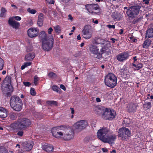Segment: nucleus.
<instances>
[{
  "instance_id": "nucleus-1",
  "label": "nucleus",
  "mask_w": 153,
  "mask_h": 153,
  "mask_svg": "<svg viewBox=\"0 0 153 153\" xmlns=\"http://www.w3.org/2000/svg\"><path fill=\"white\" fill-rule=\"evenodd\" d=\"M53 135L55 138L69 141L73 139L74 132L71 128H68L66 126L61 125L55 127L51 129Z\"/></svg>"
},
{
  "instance_id": "nucleus-2",
  "label": "nucleus",
  "mask_w": 153,
  "mask_h": 153,
  "mask_svg": "<svg viewBox=\"0 0 153 153\" xmlns=\"http://www.w3.org/2000/svg\"><path fill=\"white\" fill-rule=\"evenodd\" d=\"M97 135L98 138L101 141L110 144L114 143L117 138V135L106 127L99 130Z\"/></svg>"
},
{
  "instance_id": "nucleus-3",
  "label": "nucleus",
  "mask_w": 153,
  "mask_h": 153,
  "mask_svg": "<svg viewBox=\"0 0 153 153\" xmlns=\"http://www.w3.org/2000/svg\"><path fill=\"white\" fill-rule=\"evenodd\" d=\"M39 37L42 42V47L46 51H49L53 47V37L52 35L48 36L45 32H40Z\"/></svg>"
},
{
  "instance_id": "nucleus-4",
  "label": "nucleus",
  "mask_w": 153,
  "mask_h": 153,
  "mask_svg": "<svg viewBox=\"0 0 153 153\" xmlns=\"http://www.w3.org/2000/svg\"><path fill=\"white\" fill-rule=\"evenodd\" d=\"M96 111L97 114L105 120H111L116 115V112L110 108H105L103 107H97L96 108Z\"/></svg>"
},
{
  "instance_id": "nucleus-5",
  "label": "nucleus",
  "mask_w": 153,
  "mask_h": 153,
  "mask_svg": "<svg viewBox=\"0 0 153 153\" xmlns=\"http://www.w3.org/2000/svg\"><path fill=\"white\" fill-rule=\"evenodd\" d=\"M31 124V122L29 120L23 118L19 120L18 122L12 124L11 126L14 128L25 129L29 127Z\"/></svg>"
},
{
  "instance_id": "nucleus-6",
  "label": "nucleus",
  "mask_w": 153,
  "mask_h": 153,
  "mask_svg": "<svg viewBox=\"0 0 153 153\" xmlns=\"http://www.w3.org/2000/svg\"><path fill=\"white\" fill-rule=\"evenodd\" d=\"M105 82L108 86L113 88L117 84V78L113 74L109 73L105 77Z\"/></svg>"
},
{
  "instance_id": "nucleus-7",
  "label": "nucleus",
  "mask_w": 153,
  "mask_h": 153,
  "mask_svg": "<svg viewBox=\"0 0 153 153\" xmlns=\"http://www.w3.org/2000/svg\"><path fill=\"white\" fill-rule=\"evenodd\" d=\"M117 132L118 137L123 140H126L131 135V132L129 130L125 127H123L120 128Z\"/></svg>"
},
{
  "instance_id": "nucleus-8",
  "label": "nucleus",
  "mask_w": 153,
  "mask_h": 153,
  "mask_svg": "<svg viewBox=\"0 0 153 153\" xmlns=\"http://www.w3.org/2000/svg\"><path fill=\"white\" fill-rule=\"evenodd\" d=\"M90 51L92 53L97 55L96 58L100 59L102 57V54L105 51V48H102L100 50V52H99V48L96 45L91 44L89 45Z\"/></svg>"
},
{
  "instance_id": "nucleus-9",
  "label": "nucleus",
  "mask_w": 153,
  "mask_h": 153,
  "mask_svg": "<svg viewBox=\"0 0 153 153\" xmlns=\"http://www.w3.org/2000/svg\"><path fill=\"white\" fill-rule=\"evenodd\" d=\"M87 125V122L86 120H82L75 123L73 126V127L75 129L80 131L85 128Z\"/></svg>"
},
{
  "instance_id": "nucleus-10",
  "label": "nucleus",
  "mask_w": 153,
  "mask_h": 153,
  "mask_svg": "<svg viewBox=\"0 0 153 153\" xmlns=\"http://www.w3.org/2000/svg\"><path fill=\"white\" fill-rule=\"evenodd\" d=\"M11 78L9 76H7L4 79L3 85H2V89L4 88L6 91H8L12 88L11 86Z\"/></svg>"
},
{
  "instance_id": "nucleus-11",
  "label": "nucleus",
  "mask_w": 153,
  "mask_h": 153,
  "mask_svg": "<svg viewBox=\"0 0 153 153\" xmlns=\"http://www.w3.org/2000/svg\"><path fill=\"white\" fill-rule=\"evenodd\" d=\"M39 29L37 28H30L27 31L28 35L30 37H36L38 35Z\"/></svg>"
},
{
  "instance_id": "nucleus-12",
  "label": "nucleus",
  "mask_w": 153,
  "mask_h": 153,
  "mask_svg": "<svg viewBox=\"0 0 153 153\" xmlns=\"http://www.w3.org/2000/svg\"><path fill=\"white\" fill-rule=\"evenodd\" d=\"M22 145L26 151H29L32 149L34 144L32 141H25L22 143Z\"/></svg>"
},
{
  "instance_id": "nucleus-13",
  "label": "nucleus",
  "mask_w": 153,
  "mask_h": 153,
  "mask_svg": "<svg viewBox=\"0 0 153 153\" xmlns=\"http://www.w3.org/2000/svg\"><path fill=\"white\" fill-rule=\"evenodd\" d=\"M129 55L126 52L121 53L117 56V59L120 62L126 60L128 58Z\"/></svg>"
},
{
  "instance_id": "nucleus-14",
  "label": "nucleus",
  "mask_w": 153,
  "mask_h": 153,
  "mask_svg": "<svg viewBox=\"0 0 153 153\" xmlns=\"http://www.w3.org/2000/svg\"><path fill=\"white\" fill-rule=\"evenodd\" d=\"M22 102V100L19 97L16 96H12L10 100V105H14L15 104L20 103Z\"/></svg>"
},
{
  "instance_id": "nucleus-15",
  "label": "nucleus",
  "mask_w": 153,
  "mask_h": 153,
  "mask_svg": "<svg viewBox=\"0 0 153 153\" xmlns=\"http://www.w3.org/2000/svg\"><path fill=\"white\" fill-rule=\"evenodd\" d=\"M85 8L88 11L94 12V11L99 9V7L97 4H88L85 5Z\"/></svg>"
},
{
  "instance_id": "nucleus-16",
  "label": "nucleus",
  "mask_w": 153,
  "mask_h": 153,
  "mask_svg": "<svg viewBox=\"0 0 153 153\" xmlns=\"http://www.w3.org/2000/svg\"><path fill=\"white\" fill-rule=\"evenodd\" d=\"M42 148L43 150L48 152H52L53 150V147L52 145L46 143L43 144Z\"/></svg>"
},
{
  "instance_id": "nucleus-17",
  "label": "nucleus",
  "mask_w": 153,
  "mask_h": 153,
  "mask_svg": "<svg viewBox=\"0 0 153 153\" xmlns=\"http://www.w3.org/2000/svg\"><path fill=\"white\" fill-rule=\"evenodd\" d=\"M82 36L85 39H90L92 36V33L88 30L84 29L82 31Z\"/></svg>"
},
{
  "instance_id": "nucleus-18",
  "label": "nucleus",
  "mask_w": 153,
  "mask_h": 153,
  "mask_svg": "<svg viewBox=\"0 0 153 153\" xmlns=\"http://www.w3.org/2000/svg\"><path fill=\"white\" fill-rule=\"evenodd\" d=\"M8 23L9 25L12 27L13 28L17 29L18 28L19 26V23L13 20V18H10L8 20Z\"/></svg>"
},
{
  "instance_id": "nucleus-19",
  "label": "nucleus",
  "mask_w": 153,
  "mask_h": 153,
  "mask_svg": "<svg viewBox=\"0 0 153 153\" xmlns=\"http://www.w3.org/2000/svg\"><path fill=\"white\" fill-rule=\"evenodd\" d=\"M22 105V102L20 103L15 104L14 105H10V106L13 110L17 111H19L21 110Z\"/></svg>"
},
{
  "instance_id": "nucleus-20",
  "label": "nucleus",
  "mask_w": 153,
  "mask_h": 153,
  "mask_svg": "<svg viewBox=\"0 0 153 153\" xmlns=\"http://www.w3.org/2000/svg\"><path fill=\"white\" fill-rule=\"evenodd\" d=\"M134 7H130L127 11V15L128 16L130 20L133 19L134 18Z\"/></svg>"
},
{
  "instance_id": "nucleus-21",
  "label": "nucleus",
  "mask_w": 153,
  "mask_h": 153,
  "mask_svg": "<svg viewBox=\"0 0 153 153\" xmlns=\"http://www.w3.org/2000/svg\"><path fill=\"white\" fill-rule=\"evenodd\" d=\"M0 114L1 116V118H5L8 115V111L3 107H0Z\"/></svg>"
},
{
  "instance_id": "nucleus-22",
  "label": "nucleus",
  "mask_w": 153,
  "mask_h": 153,
  "mask_svg": "<svg viewBox=\"0 0 153 153\" xmlns=\"http://www.w3.org/2000/svg\"><path fill=\"white\" fill-rule=\"evenodd\" d=\"M35 57L34 53L33 52H29L25 55V59L26 61H31Z\"/></svg>"
},
{
  "instance_id": "nucleus-23",
  "label": "nucleus",
  "mask_w": 153,
  "mask_h": 153,
  "mask_svg": "<svg viewBox=\"0 0 153 153\" xmlns=\"http://www.w3.org/2000/svg\"><path fill=\"white\" fill-rule=\"evenodd\" d=\"M44 20V15L42 13H40L38 16L37 24L39 27H41L43 25Z\"/></svg>"
},
{
  "instance_id": "nucleus-24",
  "label": "nucleus",
  "mask_w": 153,
  "mask_h": 153,
  "mask_svg": "<svg viewBox=\"0 0 153 153\" xmlns=\"http://www.w3.org/2000/svg\"><path fill=\"white\" fill-rule=\"evenodd\" d=\"M153 37V28H150L146 31L145 38L147 37L151 38Z\"/></svg>"
},
{
  "instance_id": "nucleus-25",
  "label": "nucleus",
  "mask_w": 153,
  "mask_h": 153,
  "mask_svg": "<svg viewBox=\"0 0 153 153\" xmlns=\"http://www.w3.org/2000/svg\"><path fill=\"white\" fill-rule=\"evenodd\" d=\"M151 39H147L144 42L143 45V48H147L149 47L151 43Z\"/></svg>"
},
{
  "instance_id": "nucleus-26",
  "label": "nucleus",
  "mask_w": 153,
  "mask_h": 153,
  "mask_svg": "<svg viewBox=\"0 0 153 153\" xmlns=\"http://www.w3.org/2000/svg\"><path fill=\"white\" fill-rule=\"evenodd\" d=\"M151 102H145L143 106L144 109L146 111H147L151 107Z\"/></svg>"
},
{
  "instance_id": "nucleus-27",
  "label": "nucleus",
  "mask_w": 153,
  "mask_h": 153,
  "mask_svg": "<svg viewBox=\"0 0 153 153\" xmlns=\"http://www.w3.org/2000/svg\"><path fill=\"white\" fill-rule=\"evenodd\" d=\"M7 10L3 7H2L0 14V17H5L6 14Z\"/></svg>"
},
{
  "instance_id": "nucleus-28",
  "label": "nucleus",
  "mask_w": 153,
  "mask_h": 153,
  "mask_svg": "<svg viewBox=\"0 0 153 153\" xmlns=\"http://www.w3.org/2000/svg\"><path fill=\"white\" fill-rule=\"evenodd\" d=\"M141 7L139 5L134 6V15H137L140 12V9Z\"/></svg>"
},
{
  "instance_id": "nucleus-29",
  "label": "nucleus",
  "mask_w": 153,
  "mask_h": 153,
  "mask_svg": "<svg viewBox=\"0 0 153 153\" xmlns=\"http://www.w3.org/2000/svg\"><path fill=\"white\" fill-rule=\"evenodd\" d=\"M46 103L49 105H57L56 102L54 101H47Z\"/></svg>"
},
{
  "instance_id": "nucleus-30",
  "label": "nucleus",
  "mask_w": 153,
  "mask_h": 153,
  "mask_svg": "<svg viewBox=\"0 0 153 153\" xmlns=\"http://www.w3.org/2000/svg\"><path fill=\"white\" fill-rule=\"evenodd\" d=\"M17 114L13 112H11L10 114V118L13 120H15L17 117Z\"/></svg>"
},
{
  "instance_id": "nucleus-31",
  "label": "nucleus",
  "mask_w": 153,
  "mask_h": 153,
  "mask_svg": "<svg viewBox=\"0 0 153 153\" xmlns=\"http://www.w3.org/2000/svg\"><path fill=\"white\" fill-rule=\"evenodd\" d=\"M27 11L30 13L33 14H35L37 12L36 10L31 9L30 8H27Z\"/></svg>"
},
{
  "instance_id": "nucleus-32",
  "label": "nucleus",
  "mask_w": 153,
  "mask_h": 153,
  "mask_svg": "<svg viewBox=\"0 0 153 153\" xmlns=\"http://www.w3.org/2000/svg\"><path fill=\"white\" fill-rule=\"evenodd\" d=\"M54 28L55 31L56 33H60L61 29L59 25H56L54 27Z\"/></svg>"
},
{
  "instance_id": "nucleus-33",
  "label": "nucleus",
  "mask_w": 153,
  "mask_h": 153,
  "mask_svg": "<svg viewBox=\"0 0 153 153\" xmlns=\"http://www.w3.org/2000/svg\"><path fill=\"white\" fill-rule=\"evenodd\" d=\"M52 89L54 91L58 93L60 92V89L56 85H54L52 87Z\"/></svg>"
},
{
  "instance_id": "nucleus-34",
  "label": "nucleus",
  "mask_w": 153,
  "mask_h": 153,
  "mask_svg": "<svg viewBox=\"0 0 153 153\" xmlns=\"http://www.w3.org/2000/svg\"><path fill=\"white\" fill-rule=\"evenodd\" d=\"M4 62L3 60L0 57V70H1L3 68Z\"/></svg>"
},
{
  "instance_id": "nucleus-35",
  "label": "nucleus",
  "mask_w": 153,
  "mask_h": 153,
  "mask_svg": "<svg viewBox=\"0 0 153 153\" xmlns=\"http://www.w3.org/2000/svg\"><path fill=\"white\" fill-rule=\"evenodd\" d=\"M0 153H8L7 151L2 146H0Z\"/></svg>"
},
{
  "instance_id": "nucleus-36",
  "label": "nucleus",
  "mask_w": 153,
  "mask_h": 153,
  "mask_svg": "<svg viewBox=\"0 0 153 153\" xmlns=\"http://www.w3.org/2000/svg\"><path fill=\"white\" fill-rule=\"evenodd\" d=\"M49 77L51 78H54L56 77V74L53 72H51L48 74Z\"/></svg>"
},
{
  "instance_id": "nucleus-37",
  "label": "nucleus",
  "mask_w": 153,
  "mask_h": 153,
  "mask_svg": "<svg viewBox=\"0 0 153 153\" xmlns=\"http://www.w3.org/2000/svg\"><path fill=\"white\" fill-rule=\"evenodd\" d=\"M128 40L130 42L133 43L134 42V37L132 35H129L128 37Z\"/></svg>"
},
{
  "instance_id": "nucleus-38",
  "label": "nucleus",
  "mask_w": 153,
  "mask_h": 153,
  "mask_svg": "<svg viewBox=\"0 0 153 153\" xmlns=\"http://www.w3.org/2000/svg\"><path fill=\"white\" fill-rule=\"evenodd\" d=\"M30 94L33 96H35L36 94V92L34 89L33 88H31L30 90Z\"/></svg>"
},
{
  "instance_id": "nucleus-39",
  "label": "nucleus",
  "mask_w": 153,
  "mask_h": 153,
  "mask_svg": "<svg viewBox=\"0 0 153 153\" xmlns=\"http://www.w3.org/2000/svg\"><path fill=\"white\" fill-rule=\"evenodd\" d=\"M24 134V132L22 130H20L18 131L17 133V135L19 137L22 136Z\"/></svg>"
},
{
  "instance_id": "nucleus-40",
  "label": "nucleus",
  "mask_w": 153,
  "mask_h": 153,
  "mask_svg": "<svg viewBox=\"0 0 153 153\" xmlns=\"http://www.w3.org/2000/svg\"><path fill=\"white\" fill-rule=\"evenodd\" d=\"M142 66V65L140 63L137 65L134 64V67H136L137 68L136 69H139Z\"/></svg>"
},
{
  "instance_id": "nucleus-41",
  "label": "nucleus",
  "mask_w": 153,
  "mask_h": 153,
  "mask_svg": "<svg viewBox=\"0 0 153 153\" xmlns=\"http://www.w3.org/2000/svg\"><path fill=\"white\" fill-rule=\"evenodd\" d=\"M39 80V78L38 77L36 76H35L34 77V83L35 85H36L37 83V82Z\"/></svg>"
},
{
  "instance_id": "nucleus-42",
  "label": "nucleus",
  "mask_w": 153,
  "mask_h": 153,
  "mask_svg": "<svg viewBox=\"0 0 153 153\" xmlns=\"http://www.w3.org/2000/svg\"><path fill=\"white\" fill-rule=\"evenodd\" d=\"M142 19V17H140L137 19H134V24H135L136 23H138Z\"/></svg>"
},
{
  "instance_id": "nucleus-43",
  "label": "nucleus",
  "mask_w": 153,
  "mask_h": 153,
  "mask_svg": "<svg viewBox=\"0 0 153 153\" xmlns=\"http://www.w3.org/2000/svg\"><path fill=\"white\" fill-rule=\"evenodd\" d=\"M11 18H13V19H15L16 20L20 21L21 20V18L19 16H14L12 17H11Z\"/></svg>"
},
{
  "instance_id": "nucleus-44",
  "label": "nucleus",
  "mask_w": 153,
  "mask_h": 153,
  "mask_svg": "<svg viewBox=\"0 0 153 153\" xmlns=\"http://www.w3.org/2000/svg\"><path fill=\"white\" fill-rule=\"evenodd\" d=\"M24 85L26 86H30L31 85V84L28 82H24Z\"/></svg>"
},
{
  "instance_id": "nucleus-45",
  "label": "nucleus",
  "mask_w": 153,
  "mask_h": 153,
  "mask_svg": "<svg viewBox=\"0 0 153 153\" xmlns=\"http://www.w3.org/2000/svg\"><path fill=\"white\" fill-rule=\"evenodd\" d=\"M106 27L109 28H112L114 29L115 28V25H106Z\"/></svg>"
},
{
  "instance_id": "nucleus-46",
  "label": "nucleus",
  "mask_w": 153,
  "mask_h": 153,
  "mask_svg": "<svg viewBox=\"0 0 153 153\" xmlns=\"http://www.w3.org/2000/svg\"><path fill=\"white\" fill-rule=\"evenodd\" d=\"M68 19L71 22H72L73 20V18L72 16L70 14H69L68 15Z\"/></svg>"
},
{
  "instance_id": "nucleus-47",
  "label": "nucleus",
  "mask_w": 153,
  "mask_h": 153,
  "mask_svg": "<svg viewBox=\"0 0 153 153\" xmlns=\"http://www.w3.org/2000/svg\"><path fill=\"white\" fill-rule=\"evenodd\" d=\"M53 30L51 27L49 28L48 30V33L49 34H51Z\"/></svg>"
},
{
  "instance_id": "nucleus-48",
  "label": "nucleus",
  "mask_w": 153,
  "mask_h": 153,
  "mask_svg": "<svg viewBox=\"0 0 153 153\" xmlns=\"http://www.w3.org/2000/svg\"><path fill=\"white\" fill-rule=\"evenodd\" d=\"M46 1L50 4H53L54 3V0H46Z\"/></svg>"
},
{
  "instance_id": "nucleus-49",
  "label": "nucleus",
  "mask_w": 153,
  "mask_h": 153,
  "mask_svg": "<svg viewBox=\"0 0 153 153\" xmlns=\"http://www.w3.org/2000/svg\"><path fill=\"white\" fill-rule=\"evenodd\" d=\"M33 50V48L31 47H28L27 48L26 51L27 52L31 51Z\"/></svg>"
},
{
  "instance_id": "nucleus-50",
  "label": "nucleus",
  "mask_w": 153,
  "mask_h": 153,
  "mask_svg": "<svg viewBox=\"0 0 153 153\" xmlns=\"http://www.w3.org/2000/svg\"><path fill=\"white\" fill-rule=\"evenodd\" d=\"M24 64L25 65L26 67H27L28 66L30 65L31 64V62H25Z\"/></svg>"
},
{
  "instance_id": "nucleus-51",
  "label": "nucleus",
  "mask_w": 153,
  "mask_h": 153,
  "mask_svg": "<svg viewBox=\"0 0 153 153\" xmlns=\"http://www.w3.org/2000/svg\"><path fill=\"white\" fill-rule=\"evenodd\" d=\"M150 0H143V2L145 4H148L149 3Z\"/></svg>"
},
{
  "instance_id": "nucleus-52",
  "label": "nucleus",
  "mask_w": 153,
  "mask_h": 153,
  "mask_svg": "<svg viewBox=\"0 0 153 153\" xmlns=\"http://www.w3.org/2000/svg\"><path fill=\"white\" fill-rule=\"evenodd\" d=\"M60 88L63 89L64 91L66 90V88L65 86L63 85L62 84L60 85Z\"/></svg>"
},
{
  "instance_id": "nucleus-53",
  "label": "nucleus",
  "mask_w": 153,
  "mask_h": 153,
  "mask_svg": "<svg viewBox=\"0 0 153 153\" xmlns=\"http://www.w3.org/2000/svg\"><path fill=\"white\" fill-rule=\"evenodd\" d=\"M102 150L103 152H106L108 151V149L106 148H102Z\"/></svg>"
},
{
  "instance_id": "nucleus-54",
  "label": "nucleus",
  "mask_w": 153,
  "mask_h": 153,
  "mask_svg": "<svg viewBox=\"0 0 153 153\" xmlns=\"http://www.w3.org/2000/svg\"><path fill=\"white\" fill-rule=\"evenodd\" d=\"M102 41H104V42H107L106 43V44H108V43L109 42H108L107 40H104L103 39H102ZM101 43L102 44H105V42H102V43Z\"/></svg>"
},
{
  "instance_id": "nucleus-55",
  "label": "nucleus",
  "mask_w": 153,
  "mask_h": 153,
  "mask_svg": "<svg viewBox=\"0 0 153 153\" xmlns=\"http://www.w3.org/2000/svg\"><path fill=\"white\" fill-rule=\"evenodd\" d=\"M96 101L97 102H101V100L99 98L97 97L96 98Z\"/></svg>"
},
{
  "instance_id": "nucleus-56",
  "label": "nucleus",
  "mask_w": 153,
  "mask_h": 153,
  "mask_svg": "<svg viewBox=\"0 0 153 153\" xmlns=\"http://www.w3.org/2000/svg\"><path fill=\"white\" fill-rule=\"evenodd\" d=\"M111 40L113 43H114L115 42L116 39L113 38H112L111 39Z\"/></svg>"
},
{
  "instance_id": "nucleus-57",
  "label": "nucleus",
  "mask_w": 153,
  "mask_h": 153,
  "mask_svg": "<svg viewBox=\"0 0 153 153\" xmlns=\"http://www.w3.org/2000/svg\"><path fill=\"white\" fill-rule=\"evenodd\" d=\"M71 113L72 114H74V110L73 108H71Z\"/></svg>"
},
{
  "instance_id": "nucleus-58",
  "label": "nucleus",
  "mask_w": 153,
  "mask_h": 153,
  "mask_svg": "<svg viewBox=\"0 0 153 153\" xmlns=\"http://www.w3.org/2000/svg\"><path fill=\"white\" fill-rule=\"evenodd\" d=\"M128 108H129V110L130 111H131L133 109V107H130V106L129 105L128 106Z\"/></svg>"
},
{
  "instance_id": "nucleus-59",
  "label": "nucleus",
  "mask_w": 153,
  "mask_h": 153,
  "mask_svg": "<svg viewBox=\"0 0 153 153\" xmlns=\"http://www.w3.org/2000/svg\"><path fill=\"white\" fill-rule=\"evenodd\" d=\"M11 6L12 7H13L14 9H17V7L16 5H15L14 4H12Z\"/></svg>"
},
{
  "instance_id": "nucleus-60",
  "label": "nucleus",
  "mask_w": 153,
  "mask_h": 153,
  "mask_svg": "<svg viewBox=\"0 0 153 153\" xmlns=\"http://www.w3.org/2000/svg\"><path fill=\"white\" fill-rule=\"evenodd\" d=\"M26 66H25V65L24 64L22 66H21V69L22 70H23L25 68H26Z\"/></svg>"
},
{
  "instance_id": "nucleus-61",
  "label": "nucleus",
  "mask_w": 153,
  "mask_h": 153,
  "mask_svg": "<svg viewBox=\"0 0 153 153\" xmlns=\"http://www.w3.org/2000/svg\"><path fill=\"white\" fill-rule=\"evenodd\" d=\"M93 22H94V23L96 24H98V21L97 20H96L95 21H94V19H93Z\"/></svg>"
},
{
  "instance_id": "nucleus-62",
  "label": "nucleus",
  "mask_w": 153,
  "mask_h": 153,
  "mask_svg": "<svg viewBox=\"0 0 153 153\" xmlns=\"http://www.w3.org/2000/svg\"><path fill=\"white\" fill-rule=\"evenodd\" d=\"M116 153V151L114 149V150H113L112 151H111L110 152V153Z\"/></svg>"
},
{
  "instance_id": "nucleus-63",
  "label": "nucleus",
  "mask_w": 153,
  "mask_h": 153,
  "mask_svg": "<svg viewBox=\"0 0 153 153\" xmlns=\"http://www.w3.org/2000/svg\"><path fill=\"white\" fill-rule=\"evenodd\" d=\"M77 39L78 40H79L81 39V37L79 35H78L77 36Z\"/></svg>"
},
{
  "instance_id": "nucleus-64",
  "label": "nucleus",
  "mask_w": 153,
  "mask_h": 153,
  "mask_svg": "<svg viewBox=\"0 0 153 153\" xmlns=\"http://www.w3.org/2000/svg\"><path fill=\"white\" fill-rule=\"evenodd\" d=\"M6 71H3L2 72V74L3 75L6 74Z\"/></svg>"
}]
</instances>
